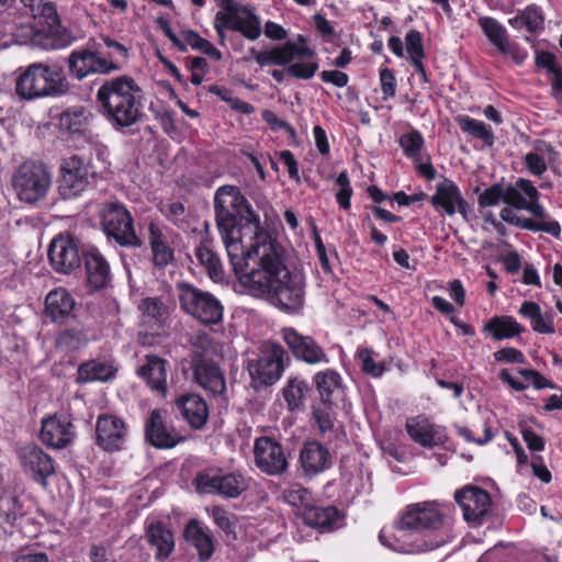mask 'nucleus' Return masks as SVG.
<instances>
[{"label": "nucleus", "mask_w": 562, "mask_h": 562, "mask_svg": "<svg viewBox=\"0 0 562 562\" xmlns=\"http://www.w3.org/2000/svg\"><path fill=\"white\" fill-rule=\"evenodd\" d=\"M193 381L210 396L221 397L226 392V381L221 368L212 360L196 357L191 361Z\"/></svg>", "instance_id": "nucleus-21"}, {"label": "nucleus", "mask_w": 562, "mask_h": 562, "mask_svg": "<svg viewBox=\"0 0 562 562\" xmlns=\"http://www.w3.org/2000/svg\"><path fill=\"white\" fill-rule=\"evenodd\" d=\"M209 515L213 518L214 524L226 535H235L237 525V516L221 506H213L209 510Z\"/></svg>", "instance_id": "nucleus-53"}, {"label": "nucleus", "mask_w": 562, "mask_h": 562, "mask_svg": "<svg viewBox=\"0 0 562 562\" xmlns=\"http://www.w3.org/2000/svg\"><path fill=\"white\" fill-rule=\"evenodd\" d=\"M195 256L200 263L206 268L209 277L213 281H221L224 277L220 257L206 245L196 248Z\"/></svg>", "instance_id": "nucleus-47"}, {"label": "nucleus", "mask_w": 562, "mask_h": 562, "mask_svg": "<svg viewBox=\"0 0 562 562\" xmlns=\"http://www.w3.org/2000/svg\"><path fill=\"white\" fill-rule=\"evenodd\" d=\"M216 225L225 245L229 262L235 269L256 255L257 248L274 239L261 227L259 215L238 187L222 186L214 196Z\"/></svg>", "instance_id": "nucleus-2"}, {"label": "nucleus", "mask_w": 562, "mask_h": 562, "mask_svg": "<svg viewBox=\"0 0 562 562\" xmlns=\"http://www.w3.org/2000/svg\"><path fill=\"white\" fill-rule=\"evenodd\" d=\"M67 63L69 74L78 80H82L90 75H109L121 69L120 64L108 60L104 55L90 49L72 50Z\"/></svg>", "instance_id": "nucleus-13"}, {"label": "nucleus", "mask_w": 562, "mask_h": 562, "mask_svg": "<svg viewBox=\"0 0 562 562\" xmlns=\"http://www.w3.org/2000/svg\"><path fill=\"white\" fill-rule=\"evenodd\" d=\"M18 458L24 473L46 487L47 479L55 473L53 458L37 445H26L20 448Z\"/></svg>", "instance_id": "nucleus-15"}, {"label": "nucleus", "mask_w": 562, "mask_h": 562, "mask_svg": "<svg viewBox=\"0 0 562 562\" xmlns=\"http://www.w3.org/2000/svg\"><path fill=\"white\" fill-rule=\"evenodd\" d=\"M283 499L291 506L296 508L297 516L305 507L311 506V493L302 486H293L283 492Z\"/></svg>", "instance_id": "nucleus-54"}, {"label": "nucleus", "mask_w": 562, "mask_h": 562, "mask_svg": "<svg viewBox=\"0 0 562 562\" xmlns=\"http://www.w3.org/2000/svg\"><path fill=\"white\" fill-rule=\"evenodd\" d=\"M383 100L394 98L396 92V79L394 72L389 68H382L379 74Z\"/></svg>", "instance_id": "nucleus-61"}, {"label": "nucleus", "mask_w": 562, "mask_h": 562, "mask_svg": "<svg viewBox=\"0 0 562 562\" xmlns=\"http://www.w3.org/2000/svg\"><path fill=\"white\" fill-rule=\"evenodd\" d=\"M248 56L244 57L246 61L254 58L261 67H265L270 65L284 66L294 59L311 57L313 50L306 46L304 37L300 35L299 43L286 42L283 45L274 46L270 50L261 52L252 47L248 50Z\"/></svg>", "instance_id": "nucleus-14"}, {"label": "nucleus", "mask_w": 562, "mask_h": 562, "mask_svg": "<svg viewBox=\"0 0 562 562\" xmlns=\"http://www.w3.org/2000/svg\"><path fill=\"white\" fill-rule=\"evenodd\" d=\"M144 101L143 89L127 75L105 79L95 93L100 115L117 132L144 120Z\"/></svg>", "instance_id": "nucleus-4"}, {"label": "nucleus", "mask_w": 562, "mask_h": 562, "mask_svg": "<svg viewBox=\"0 0 562 562\" xmlns=\"http://www.w3.org/2000/svg\"><path fill=\"white\" fill-rule=\"evenodd\" d=\"M518 313L529 319L532 330L539 334H553L555 331L553 317L550 314L543 315L539 304L532 301H525Z\"/></svg>", "instance_id": "nucleus-40"}, {"label": "nucleus", "mask_w": 562, "mask_h": 562, "mask_svg": "<svg viewBox=\"0 0 562 562\" xmlns=\"http://www.w3.org/2000/svg\"><path fill=\"white\" fill-rule=\"evenodd\" d=\"M53 175L46 165L27 160L18 166L11 176V187L18 200L38 206L50 192Z\"/></svg>", "instance_id": "nucleus-6"}, {"label": "nucleus", "mask_w": 562, "mask_h": 562, "mask_svg": "<svg viewBox=\"0 0 562 562\" xmlns=\"http://www.w3.org/2000/svg\"><path fill=\"white\" fill-rule=\"evenodd\" d=\"M300 461L307 475H316L330 467L331 456L318 441H307L301 449Z\"/></svg>", "instance_id": "nucleus-31"}, {"label": "nucleus", "mask_w": 562, "mask_h": 562, "mask_svg": "<svg viewBox=\"0 0 562 562\" xmlns=\"http://www.w3.org/2000/svg\"><path fill=\"white\" fill-rule=\"evenodd\" d=\"M105 46L111 49L105 56L108 60H113L119 64V60H126L128 57V49L123 44L105 36L102 38Z\"/></svg>", "instance_id": "nucleus-63"}, {"label": "nucleus", "mask_w": 562, "mask_h": 562, "mask_svg": "<svg viewBox=\"0 0 562 562\" xmlns=\"http://www.w3.org/2000/svg\"><path fill=\"white\" fill-rule=\"evenodd\" d=\"M127 426L125 422L111 414L99 415L95 424V441L105 451L120 450L126 439Z\"/></svg>", "instance_id": "nucleus-24"}, {"label": "nucleus", "mask_w": 562, "mask_h": 562, "mask_svg": "<svg viewBox=\"0 0 562 562\" xmlns=\"http://www.w3.org/2000/svg\"><path fill=\"white\" fill-rule=\"evenodd\" d=\"M138 307L144 316L158 324H164L169 315L167 305L159 297H146Z\"/></svg>", "instance_id": "nucleus-51"}, {"label": "nucleus", "mask_w": 562, "mask_h": 562, "mask_svg": "<svg viewBox=\"0 0 562 562\" xmlns=\"http://www.w3.org/2000/svg\"><path fill=\"white\" fill-rule=\"evenodd\" d=\"M175 406L182 419L194 430L204 428L209 420L210 408L206 401L198 393L187 392L175 400Z\"/></svg>", "instance_id": "nucleus-25"}, {"label": "nucleus", "mask_w": 562, "mask_h": 562, "mask_svg": "<svg viewBox=\"0 0 562 562\" xmlns=\"http://www.w3.org/2000/svg\"><path fill=\"white\" fill-rule=\"evenodd\" d=\"M148 244L156 267H166L173 261V249L168 243L164 227L155 221H150L148 224Z\"/></svg>", "instance_id": "nucleus-32"}, {"label": "nucleus", "mask_w": 562, "mask_h": 562, "mask_svg": "<svg viewBox=\"0 0 562 562\" xmlns=\"http://www.w3.org/2000/svg\"><path fill=\"white\" fill-rule=\"evenodd\" d=\"M145 440L157 449H171L184 441L173 426L168 425L160 409H153L144 426Z\"/></svg>", "instance_id": "nucleus-19"}, {"label": "nucleus", "mask_w": 562, "mask_h": 562, "mask_svg": "<svg viewBox=\"0 0 562 562\" xmlns=\"http://www.w3.org/2000/svg\"><path fill=\"white\" fill-rule=\"evenodd\" d=\"M456 122L463 133L483 140L486 146H493L495 140L494 133L484 122L468 115H458Z\"/></svg>", "instance_id": "nucleus-43"}, {"label": "nucleus", "mask_w": 562, "mask_h": 562, "mask_svg": "<svg viewBox=\"0 0 562 562\" xmlns=\"http://www.w3.org/2000/svg\"><path fill=\"white\" fill-rule=\"evenodd\" d=\"M256 251L233 269L239 284L252 296H268L283 312L299 313L305 303L303 276L289 270L284 250L277 240L261 245Z\"/></svg>", "instance_id": "nucleus-1"}, {"label": "nucleus", "mask_w": 562, "mask_h": 562, "mask_svg": "<svg viewBox=\"0 0 562 562\" xmlns=\"http://www.w3.org/2000/svg\"><path fill=\"white\" fill-rule=\"evenodd\" d=\"M181 310L204 325H215L223 319L224 307L212 293L188 282L176 285Z\"/></svg>", "instance_id": "nucleus-7"}, {"label": "nucleus", "mask_w": 562, "mask_h": 562, "mask_svg": "<svg viewBox=\"0 0 562 562\" xmlns=\"http://www.w3.org/2000/svg\"><path fill=\"white\" fill-rule=\"evenodd\" d=\"M82 257L89 289L98 291L106 288L111 282V270L103 255L97 248H91L86 250Z\"/></svg>", "instance_id": "nucleus-27"}, {"label": "nucleus", "mask_w": 562, "mask_h": 562, "mask_svg": "<svg viewBox=\"0 0 562 562\" xmlns=\"http://www.w3.org/2000/svg\"><path fill=\"white\" fill-rule=\"evenodd\" d=\"M406 431L415 442L423 447H434L443 442L445 436L439 434L438 427L422 416L408 419Z\"/></svg>", "instance_id": "nucleus-36"}, {"label": "nucleus", "mask_w": 562, "mask_h": 562, "mask_svg": "<svg viewBox=\"0 0 562 562\" xmlns=\"http://www.w3.org/2000/svg\"><path fill=\"white\" fill-rule=\"evenodd\" d=\"M518 373L525 378L528 383H531L535 389H557V384L551 380L544 378L539 371L533 369H518Z\"/></svg>", "instance_id": "nucleus-60"}, {"label": "nucleus", "mask_w": 562, "mask_h": 562, "mask_svg": "<svg viewBox=\"0 0 562 562\" xmlns=\"http://www.w3.org/2000/svg\"><path fill=\"white\" fill-rule=\"evenodd\" d=\"M522 11L526 22V29L528 32L537 33L538 31L543 30L544 18L541 13V10L537 5H528Z\"/></svg>", "instance_id": "nucleus-59"}, {"label": "nucleus", "mask_w": 562, "mask_h": 562, "mask_svg": "<svg viewBox=\"0 0 562 562\" xmlns=\"http://www.w3.org/2000/svg\"><path fill=\"white\" fill-rule=\"evenodd\" d=\"M194 483L199 493L225 498H237L249 486L247 477L239 471L225 472L221 469H205L199 472Z\"/></svg>", "instance_id": "nucleus-10"}, {"label": "nucleus", "mask_w": 562, "mask_h": 562, "mask_svg": "<svg viewBox=\"0 0 562 562\" xmlns=\"http://www.w3.org/2000/svg\"><path fill=\"white\" fill-rule=\"evenodd\" d=\"M305 525L319 530H333L338 528L344 519L342 513L335 506L313 505L301 512Z\"/></svg>", "instance_id": "nucleus-29"}, {"label": "nucleus", "mask_w": 562, "mask_h": 562, "mask_svg": "<svg viewBox=\"0 0 562 562\" xmlns=\"http://www.w3.org/2000/svg\"><path fill=\"white\" fill-rule=\"evenodd\" d=\"M524 161L529 172L537 177H541L548 170V165H550V162L530 151L525 155Z\"/></svg>", "instance_id": "nucleus-64"}, {"label": "nucleus", "mask_w": 562, "mask_h": 562, "mask_svg": "<svg viewBox=\"0 0 562 562\" xmlns=\"http://www.w3.org/2000/svg\"><path fill=\"white\" fill-rule=\"evenodd\" d=\"M313 418L318 434L325 442L337 443L344 440L346 436L344 426L335 419L327 408L315 407Z\"/></svg>", "instance_id": "nucleus-37"}, {"label": "nucleus", "mask_w": 562, "mask_h": 562, "mask_svg": "<svg viewBox=\"0 0 562 562\" xmlns=\"http://www.w3.org/2000/svg\"><path fill=\"white\" fill-rule=\"evenodd\" d=\"M220 7L227 11L232 31L249 41H256L261 35L260 18L251 5H240L235 0H220Z\"/></svg>", "instance_id": "nucleus-17"}, {"label": "nucleus", "mask_w": 562, "mask_h": 562, "mask_svg": "<svg viewBox=\"0 0 562 562\" xmlns=\"http://www.w3.org/2000/svg\"><path fill=\"white\" fill-rule=\"evenodd\" d=\"M257 468L269 475H279L288 469V459L282 446L270 437H260L254 445Z\"/></svg>", "instance_id": "nucleus-16"}, {"label": "nucleus", "mask_w": 562, "mask_h": 562, "mask_svg": "<svg viewBox=\"0 0 562 562\" xmlns=\"http://www.w3.org/2000/svg\"><path fill=\"white\" fill-rule=\"evenodd\" d=\"M479 24L488 38V41L497 47L499 52H507L509 43L506 29L494 18L483 16L479 20Z\"/></svg>", "instance_id": "nucleus-45"}, {"label": "nucleus", "mask_w": 562, "mask_h": 562, "mask_svg": "<svg viewBox=\"0 0 562 562\" xmlns=\"http://www.w3.org/2000/svg\"><path fill=\"white\" fill-rule=\"evenodd\" d=\"M75 427L65 414H55L42 420L41 441L49 448L63 449L75 438Z\"/></svg>", "instance_id": "nucleus-23"}, {"label": "nucleus", "mask_w": 562, "mask_h": 562, "mask_svg": "<svg viewBox=\"0 0 562 562\" xmlns=\"http://www.w3.org/2000/svg\"><path fill=\"white\" fill-rule=\"evenodd\" d=\"M281 337L296 360L311 366L329 363L327 352L312 336L285 327L281 329Z\"/></svg>", "instance_id": "nucleus-12"}, {"label": "nucleus", "mask_w": 562, "mask_h": 562, "mask_svg": "<svg viewBox=\"0 0 562 562\" xmlns=\"http://www.w3.org/2000/svg\"><path fill=\"white\" fill-rule=\"evenodd\" d=\"M310 390L306 381L294 378L283 387V397L290 411H296L304 405L305 394Z\"/></svg>", "instance_id": "nucleus-46"}, {"label": "nucleus", "mask_w": 562, "mask_h": 562, "mask_svg": "<svg viewBox=\"0 0 562 562\" xmlns=\"http://www.w3.org/2000/svg\"><path fill=\"white\" fill-rule=\"evenodd\" d=\"M76 306L71 294L65 289L50 291L45 300V313L53 322H63L68 318Z\"/></svg>", "instance_id": "nucleus-35"}, {"label": "nucleus", "mask_w": 562, "mask_h": 562, "mask_svg": "<svg viewBox=\"0 0 562 562\" xmlns=\"http://www.w3.org/2000/svg\"><path fill=\"white\" fill-rule=\"evenodd\" d=\"M398 144L406 157L416 159L424 147V137L419 131L413 130L409 133L403 134L398 139Z\"/></svg>", "instance_id": "nucleus-55"}, {"label": "nucleus", "mask_w": 562, "mask_h": 562, "mask_svg": "<svg viewBox=\"0 0 562 562\" xmlns=\"http://www.w3.org/2000/svg\"><path fill=\"white\" fill-rule=\"evenodd\" d=\"M289 361L281 345L267 340L261 344L258 358L249 362L248 371L255 383L269 386L281 379Z\"/></svg>", "instance_id": "nucleus-8"}, {"label": "nucleus", "mask_w": 562, "mask_h": 562, "mask_svg": "<svg viewBox=\"0 0 562 562\" xmlns=\"http://www.w3.org/2000/svg\"><path fill=\"white\" fill-rule=\"evenodd\" d=\"M24 514L23 505L18 496L12 493L0 495V520L3 524L14 525Z\"/></svg>", "instance_id": "nucleus-48"}, {"label": "nucleus", "mask_w": 562, "mask_h": 562, "mask_svg": "<svg viewBox=\"0 0 562 562\" xmlns=\"http://www.w3.org/2000/svg\"><path fill=\"white\" fill-rule=\"evenodd\" d=\"M405 46L411 61L424 59L425 50L420 32L411 30L405 36Z\"/></svg>", "instance_id": "nucleus-57"}, {"label": "nucleus", "mask_w": 562, "mask_h": 562, "mask_svg": "<svg viewBox=\"0 0 562 562\" xmlns=\"http://www.w3.org/2000/svg\"><path fill=\"white\" fill-rule=\"evenodd\" d=\"M116 371L112 361L89 360L78 367L76 382L79 384L94 381L109 382L115 376Z\"/></svg>", "instance_id": "nucleus-34"}, {"label": "nucleus", "mask_w": 562, "mask_h": 562, "mask_svg": "<svg viewBox=\"0 0 562 562\" xmlns=\"http://www.w3.org/2000/svg\"><path fill=\"white\" fill-rule=\"evenodd\" d=\"M454 499L462 508L464 519L474 525L483 522L492 505L490 494L477 486H465L457 491Z\"/></svg>", "instance_id": "nucleus-18"}, {"label": "nucleus", "mask_w": 562, "mask_h": 562, "mask_svg": "<svg viewBox=\"0 0 562 562\" xmlns=\"http://www.w3.org/2000/svg\"><path fill=\"white\" fill-rule=\"evenodd\" d=\"M105 234L124 247H140L142 239L136 235L131 213L120 203H109L102 212Z\"/></svg>", "instance_id": "nucleus-11"}, {"label": "nucleus", "mask_w": 562, "mask_h": 562, "mask_svg": "<svg viewBox=\"0 0 562 562\" xmlns=\"http://www.w3.org/2000/svg\"><path fill=\"white\" fill-rule=\"evenodd\" d=\"M540 193L529 179L518 178L506 184L505 204L529 212L539 201Z\"/></svg>", "instance_id": "nucleus-28"}, {"label": "nucleus", "mask_w": 562, "mask_h": 562, "mask_svg": "<svg viewBox=\"0 0 562 562\" xmlns=\"http://www.w3.org/2000/svg\"><path fill=\"white\" fill-rule=\"evenodd\" d=\"M145 538L158 561L168 559L175 550L172 531L162 522H150L146 527Z\"/></svg>", "instance_id": "nucleus-30"}, {"label": "nucleus", "mask_w": 562, "mask_h": 562, "mask_svg": "<svg viewBox=\"0 0 562 562\" xmlns=\"http://www.w3.org/2000/svg\"><path fill=\"white\" fill-rule=\"evenodd\" d=\"M314 54L311 57H304L302 59H294L288 67L285 68V72L297 79H311L314 77L316 71L318 70V64L316 61L306 60L313 58Z\"/></svg>", "instance_id": "nucleus-52"}, {"label": "nucleus", "mask_w": 562, "mask_h": 562, "mask_svg": "<svg viewBox=\"0 0 562 562\" xmlns=\"http://www.w3.org/2000/svg\"><path fill=\"white\" fill-rule=\"evenodd\" d=\"M168 361L157 355H147L144 363L136 370V374L142 378L153 392L167 396L168 393Z\"/></svg>", "instance_id": "nucleus-26"}, {"label": "nucleus", "mask_w": 562, "mask_h": 562, "mask_svg": "<svg viewBox=\"0 0 562 562\" xmlns=\"http://www.w3.org/2000/svg\"><path fill=\"white\" fill-rule=\"evenodd\" d=\"M451 530L437 502H424L407 506L398 521L395 543H391L382 530V544L395 551L415 552L435 550L451 539Z\"/></svg>", "instance_id": "nucleus-3"}, {"label": "nucleus", "mask_w": 562, "mask_h": 562, "mask_svg": "<svg viewBox=\"0 0 562 562\" xmlns=\"http://www.w3.org/2000/svg\"><path fill=\"white\" fill-rule=\"evenodd\" d=\"M87 334L79 328H68L56 338V346L63 351H76L87 346Z\"/></svg>", "instance_id": "nucleus-49"}, {"label": "nucleus", "mask_w": 562, "mask_h": 562, "mask_svg": "<svg viewBox=\"0 0 562 562\" xmlns=\"http://www.w3.org/2000/svg\"><path fill=\"white\" fill-rule=\"evenodd\" d=\"M91 113L83 106L69 108L60 114V127L70 133H85Z\"/></svg>", "instance_id": "nucleus-44"}, {"label": "nucleus", "mask_w": 562, "mask_h": 562, "mask_svg": "<svg viewBox=\"0 0 562 562\" xmlns=\"http://www.w3.org/2000/svg\"><path fill=\"white\" fill-rule=\"evenodd\" d=\"M533 218H527V228L526 231L530 232H542L553 236L554 238L561 237V225L560 223L552 218V216L546 211L544 206L538 201L531 210L528 212Z\"/></svg>", "instance_id": "nucleus-38"}, {"label": "nucleus", "mask_w": 562, "mask_h": 562, "mask_svg": "<svg viewBox=\"0 0 562 562\" xmlns=\"http://www.w3.org/2000/svg\"><path fill=\"white\" fill-rule=\"evenodd\" d=\"M506 184L495 183L485 189L477 199L480 207L495 206L499 202L505 203Z\"/></svg>", "instance_id": "nucleus-56"}, {"label": "nucleus", "mask_w": 562, "mask_h": 562, "mask_svg": "<svg viewBox=\"0 0 562 562\" xmlns=\"http://www.w3.org/2000/svg\"><path fill=\"white\" fill-rule=\"evenodd\" d=\"M183 43L190 45L192 49L199 50L202 54L215 59H222V53L207 40L201 37L199 33L193 30H183L181 32Z\"/></svg>", "instance_id": "nucleus-50"}, {"label": "nucleus", "mask_w": 562, "mask_h": 562, "mask_svg": "<svg viewBox=\"0 0 562 562\" xmlns=\"http://www.w3.org/2000/svg\"><path fill=\"white\" fill-rule=\"evenodd\" d=\"M161 213L175 225L186 224V207L180 202H172L160 209Z\"/></svg>", "instance_id": "nucleus-62"}, {"label": "nucleus", "mask_w": 562, "mask_h": 562, "mask_svg": "<svg viewBox=\"0 0 562 562\" xmlns=\"http://www.w3.org/2000/svg\"><path fill=\"white\" fill-rule=\"evenodd\" d=\"M321 401L328 406L333 405L334 397L341 392V376L333 370L326 369L317 372L313 378Z\"/></svg>", "instance_id": "nucleus-39"}, {"label": "nucleus", "mask_w": 562, "mask_h": 562, "mask_svg": "<svg viewBox=\"0 0 562 562\" xmlns=\"http://www.w3.org/2000/svg\"><path fill=\"white\" fill-rule=\"evenodd\" d=\"M336 184L339 187V190L336 192L337 202L344 210H349L352 188L347 171L344 170L338 175Z\"/></svg>", "instance_id": "nucleus-58"}, {"label": "nucleus", "mask_w": 562, "mask_h": 562, "mask_svg": "<svg viewBox=\"0 0 562 562\" xmlns=\"http://www.w3.org/2000/svg\"><path fill=\"white\" fill-rule=\"evenodd\" d=\"M70 90L64 70L58 66L34 63L22 72L15 83L18 95L25 100L60 97Z\"/></svg>", "instance_id": "nucleus-5"}, {"label": "nucleus", "mask_w": 562, "mask_h": 562, "mask_svg": "<svg viewBox=\"0 0 562 562\" xmlns=\"http://www.w3.org/2000/svg\"><path fill=\"white\" fill-rule=\"evenodd\" d=\"M48 259L52 267L60 273H70L80 266L81 255L76 239L58 235L48 247Z\"/></svg>", "instance_id": "nucleus-20"}, {"label": "nucleus", "mask_w": 562, "mask_h": 562, "mask_svg": "<svg viewBox=\"0 0 562 562\" xmlns=\"http://www.w3.org/2000/svg\"><path fill=\"white\" fill-rule=\"evenodd\" d=\"M183 536L187 542L198 551L200 562L210 560L214 553L213 537L200 521L191 519L184 527Z\"/></svg>", "instance_id": "nucleus-33"}, {"label": "nucleus", "mask_w": 562, "mask_h": 562, "mask_svg": "<svg viewBox=\"0 0 562 562\" xmlns=\"http://www.w3.org/2000/svg\"><path fill=\"white\" fill-rule=\"evenodd\" d=\"M431 204L436 210L449 216L459 212L468 221L471 214V207L461 195L460 189L449 179L437 183L436 191L431 196Z\"/></svg>", "instance_id": "nucleus-22"}, {"label": "nucleus", "mask_w": 562, "mask_h": 562, "mask_svg": "<svg viewBox=\"0 0 562 562\" xmlns=\"http://www.w3.org/2000/svg\"><path fill=\"white\" fill-rule=\"evenodd\" d=\"M94 176L90 159L79 155L66 157L59 166L58 192L63 199L77 198L91 184Z\"/></svg>", "instance_id": "nucleus-9"}, {"label": "nucleus", "mask_w": 562, "mask_h": 562, "mask_svg": "<svg viewBox=\"0 0 562 562\" xmlns=\"http://www.w3.org/2000/svg\"><path fill=\"white\" fill-rule=\"evenodd\" d=\"M21 3L29 9L34 19L43 21L49 27V33L54 32L59 23L58 14L55 5L47 0H20Z\"/></svg>", "instance_id": "nucleus-41"}, {"label": "nucleus", "mask_w": 562, "mask_h": 562, "mask_svg": "<svg viewBox=\"0 0 562 562\" xmlns=\"http://www.w3.org/2000/svg\"><path fill=\"white\" fill-rule=\"evenodd\" d=\"M495 340H502L518 336L524 327L512 316H495L486 325Z\"/></svg>", "instance_id": "nucleus-42"}]
</instances>
